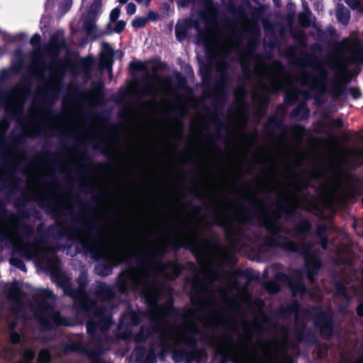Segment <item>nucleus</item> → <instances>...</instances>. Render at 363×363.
Segmentation results:
<instances>
[{"label": "nucleus", "instance_id": "obj_8", "mask_svg": "<svg viewBox=\"0 0 363 363\" xmlns=\"http://www.w3.org/2000/svg\"><path fill=\"white\" fill-rule=\"evenodd\" d=\"M281 247L290 252H297L305 254L306 267L308 271V277L313 281V276L318 272L320 267V262L318 258L310 253V247L308 245L297 244L293 241L285 240L280 244Z\"/></svg>", "mask_w": 363, "mask_h": 363}, {"label": "nucleus", "instance_id": "obj_10", "mask_svg": "<svg viewBox=\"0 0 363 363\" xmlns=\"http://www.w3.org/2000/svg\"><path fill=\"white\" fill-rule=\"evenodd\" d=\"M215 347L218 353L227 356L233 350L234 344L230 337L224 335L218 340Z\"/></svg>", "mask_w": 363, "mask_h": 363}, {"label": "nucleus", "instance_id": "obj_52", "mask_svg": "<svg viewBox=\"0 0 363 363\" xmlns=\"http://www.w3.org/2000/svg\"><path fill=\"white\" fill-rule=\"evenodd\" d=\"M101 45L106 46V45H109L108 43H103Z\"/></svg>", "mask_w": 363, "mask_h": 363}, {"label": "nucleus", "instance_id": "obj_6", "mask_svg": "<svg viewBox=\"0 0 363 363\" xmlns=\"http://www.w3.org/2000/svg\"><path fill=\"white\" fill-rule=\"evenodd\" d=\"M90 249L95 252L98 257L108 259L113 264L124 262L130 252L128 249L117 246L113 240L104 237H99L90 246Z\"/></svg>", "mask_w": 363, "mask_h": 363}, {"label": "nucleus", "instance_id": "obj_38", "mask_svg": "<svg viewBox=\"0 0 363 363\" xmlns=\"http://www.w3.org/2000/svg\"><path fill=\"white\" fill-rule=\"evenodd\" d=\"M310 228V225L307 221L301 222L298 226V230L301 232L307 231Z\"/></svg>", "mask_w": 363, "mask_h": 363}, {"label": "nucleus", "instance_id": "obj_47", "mask_svg": "<svg viewBox=\"0 0 363 363\" xmlns=\"http://www.w3.org/2000/svg\"><path fill=\"white\" fill-rule=\"evenodd\" d=\"M302 5H303V11H305L306 9H308V4L305 1H303Z\"/></svg>", "mask_w": 363, "mask_h": 363}, {"label": "nucleus", "instance_id": "obj_20", "mask_svg": "<svg viewBox=\"0 0 363 363\" xmlns=\"http://www.w3.org/2000/svg\"><path fill=\"white\" fill-rule=\"evenodd\" d=\"M147 23V18L145 17H137L131 22V25L135 28H141L145 26Z\"/></svg>", "mask_w": 363, "mask_h": 363}, {"label": "nucleus", "instance_id": "obj_50", "mask_svg": "<svg viewBox=\"0 0 363 363\" xmlns=\"http://www.w3.org/2000/svg\"><path fill=\"white\" fill-rule=\"evenodd\" d=\"M356 363H363V357L357 360Z\"/></svg>", "mask_w": 363, "mask_h": 363}, {"label": "nucleus", "instance_id": "obj_43", "mask_svg": "<svg viewBox=\"0 0 363 363\" xmlns=\"http://www.w3.org/2000/svg\"><path fill=\"white\" fill-rule=\"evenodd\" d=\"M358 315L363 316V303L359 304L357 308Z\"/></svg>", "mask_w": 363, "mask_h": 363}, {"label": "nucleus", "instance_id": "obj_2", "mask_svg": "<svg viewBox=\"0 0 363 363\" xmlns=\"http://www.w3.org/2000/svg\"><path fill=\"white\" fill-rule=\"evenodd\" d=\"M199 19H183L177 22L175 28L177 38L180 41L185 38L190 28H194L198 33L203 35L216 45H241L244 39H247V45H255L256 39L260 35V28L254 21H244L235 26H229L224 30L219 28L217 21L216 9L211 0L204 3ZM206 45H211L207 42Z\"/></svg>", "mask_w": 363, "mask_h": 363}, {"label": "nucleus", "instance_id": "obj_29", "mask_svg": "<svg viewBox=\"0 0 363 363\" xmlns=\"http://www.w3.org/2000/svg\"><path fill=\"white\" fill-rule=\"evenodd\" d=\"M125 11L128 16H133L136 12V6L134 3H128L125 6Z\"/></svg>", "mask_w": 363, "mask_h": 363}, {"label": "nucleus", "instance_id": "obj_14", "mask_svg": "<svg viewBox=\"0 0 363 363\" xmlns=\"http://www.w3.org/2000/svg\"><path fill=\"white\" fill-rule=\"evenodd\" d=\"M65 43L64 30L57 29L51 34L48 45H65Z\"/></svg>", "mask_w": 363, "mask_h": 363}, {"label": "nucleus", "instance_id": "obj_40", "mask_svg": "<svg viewBox=\"0 0 363 363\" xmlns=\"http://www.w3.org/2000/svg\"><path fill=\"white\" fill-rule=\"evenodd\" d=\"M172 356H173V359L176 362H180L183 359V358L184 357V354L182 353V354H178L177 351H174Z\"/></svg>", "mask_w": 363, "mask_h": 363}, {"label": "nucleus", "instance_id": "obj_53", "mask_svg": "<svg viewBox=\"0 0 363 363\" xmlns=\"http://www.w3.org/2000/svg\"><path fill=\"white\" fill-rule=\"evenodd\" d=\"M10 327H11V328H14V325H11V326H10Z\"/></svg>", "mask_w": 363, "mask_h": 363}, {"label": "nucleus", "instance_id": "obj_24", "mask_svg": "<svg viewBox=\"0 0 363 363\" xmlns=\"http://www.w3.org/2000/svg\"><path fill=\"white\" fill-rule=\"evenodd\" d=\"M354 52H357V55L352 57V60L356 62H363V47H354Z\"/></svg>", "mask_w": 363, "mask_h": 363}, {"label": "nucleus", "instance_id": "obj_42", "mask_svg": "<svg viewBox=\"0 0 363 363\" xmlns=\"http://www.w3.org/2000/svg\"><path fill=\"white\" fill-rule=\"evenodd\" d=\"M138 4H142L145 6H149L152 0H135Z\"/></svg>", "mask_w": 363, "mask_h": 363}, {"label": "nucleus", "instance_id": "obj_30", "mask_svg": "<svg viewBox=\"0 0 363 363\" xmlns=\"http://www.w3.org/2000/svg\"><path fill=\"white\" fill-rule=\"evenodd\" d=\"M41 41V36L38 33L34 34L29 40L30 45H38Z\"/></svg>", "mask_w": 363, "mask_h": 363}, {"label": "nucleus", "instance_id": "obj_3", "mask_svg": "<svg viewBox=\"0 0 363 363\" xmlns=\"http://www.w3.org/2000/svg\"><path fill=\"white\" fill-rule=\"evenodd\" d=\"M0 238L1 240H9L13 250L26 259H39L40 245L38 243H26L21 237L18 227L13 218L0 215Z\"/></svg>", "mask_w": 363, "mask_h": 363}, {"label": "nucleus", "instance_id": "obj_22", "mask_svg": "<svg viewBox=\"0 0 363 363\" xmlns=\"http://www.w3.org/2000/svg\"><path fill=\"white\" fill-rule=\"evenodd\" d=\"M169 267L172 270V274H165V275L167 277H168L169 278H172V277H177L180 274V273L182 272V268L179 264H171Z\"/></svg>", "mask_w": 363, "mask_h": 363}, {"label": "nucleus", "instance_id": "obj_32", "mask_svg": "<svg viewBox=\"0 0 363 363\" xmlns=\"http://www.w3.org/2000/svg\"><path fill=\"white\" fill-rule=\"evenodd\" d=\"M329 36L330 40H335L337 38V34L336 33L335 29L332 27H329L326 30V37Z\"/></svg>", "mask_w": 363, "mask_h": 363}, {"label": "nucleus", "instance_id": "obj_12", "mask_svg": "<svg viewBox=\"0 0 363 363\" xmlns=\"http://www.w3.org/2000/svg\"><path fill=\"white\" fill-rule=\"evenodd\" d=\"M126 23L123 20H116L108 21L106 30H102L103 35L105 34H109L111 33H120L125 28Z\"/></svg>", "mask_w": 363, "mask_h": 363}, {"label": "nucleus", "instance_id": "obj_55", "mask_svg": "<svg viewBox=\"0 0 363 363\" xmlns=\"http://www.w3.org/2000/svg\"><path fill=\"white\" fill-rule=\"evenodd\" d=\"M93 363H99L98 362H94Z\"/></svg>", "mask_w": 363, "mask_h": 363}, {"label": "nucleus", "instance_id": "obj_54", "mask_svg": "<svg viewBox=\"0 0 363 363\" xmlns=\"http://www.w3.org/2000/svg\"><path fill=\"white\" fill-rule=\"evenodd\" d=\"M342 123L341 121H338V123L340 124Z\"/></svg>", "mask_w": 363, "mask_h": 363}, {"label": "nucleus", "instance_id": "obj_13", "mask_svg": "<svg viewBox=\"0 0 363 363\" xmlns=\"http://www.w3.org/2000/svg\"><path fill=\"white\" fill-rule=\"evenodd\" d=\"M4 38L6 43L13 44H23L28 41V35L26 32H19L13 35L6 34Z\"/></svg>", "mask_w": 363, "mask_h": 363}, {"label": "nucleus", "instance_id": "obj_46", "mask_svg": "<svg viewBox=\"0 0 363 363\" xmlns=\"http://www.w3.org/2000/svg\"><path fill=\"white\" fill-rule=\"evenodd\" d=\"M22 99L23 97L21 96L18 99V101H17V106H22Z\"/></svg>", "mask_w": 363, "mask_h": 363}, {"label": "nucleus", "instance_id": "obj_16", "mask_svg": "<svg viewBox=\"0 0 363 363\" xmlns=\"http://www.w3.org/2000/svg\"><path fill=\"white\" fill-rule=\"evenodd\" d=\"M298 21L303 28L309 27L313 21V16L309 9H306L298 15Z\"/></svg>", "mask_w": 363, "mask_h": 363}, {"label": "nucleus", "instance_id": "obj_39", "mask_svg": "<svg viewBox=\"0 0 363 363\" xmlns=\"http://www.w3.org/2000/svg\"><path fill=\"white\" fill-rule=\"evenodd\" d=\"M11 342L13 344H17L20 342L21 337L20 335L16 333H12L10 336Z\"/></svg>", "mask_w": 363, "mask_h": 363}, {"label": "nucleus", "instance_id": "obj_19", "mask_svg": "<svg viewBox=\"0 0 363 363\" xmlns=\"http://www.w3.org/2000/svg\"><path fill=\"white\" fill-rule=\"evenodd\" d=\"M289 285L294 295H300L301 296L305 295L306 288L301 282L293 284L291 281H289Z\"/></svg>", "mask_w": 363, "mask_h": 363}, {"label": "nucleus", "instance_id": "obj_11", "mask_svg": "<svg viewBox=\"0 0 363 363\" xmlns=\"http://www.w3.org/2000/svg\"><path fill=\"white\" fill-rule=\"evenodd\" d=\"M346 158L348 162L354 165H361L363 164V147H357L349 150L346 152Z\"/></svg>", "mask_w": 363, "mask_h": 363}, {"label": "nucleus", "instance_id": "obj_25", "mask_svg": "<svg viewBox=\"0 0 363 363\" xmlns=\"http://www.w3.org/2000/svg\"><path fill=\"white\" fill-rule=\"evenodd\" d=\"M10 262L11 264L16 266L22 271H27L25 264L21 259L13 257L10 259Z\"/></svg>", "mask_w": 363, "mask_h": 363}, {"label": "nucleus", "instance_id": "obj_35", "mask_svg": "<svg viewBox=\"0 0 363 363\" xmlns=\"http://www.w3.org/2000/svg\"><path fill=\"white\" fill-rule=\"evenodd\" d=\"M80 301H81L82 306L84 310L90 311L91 309V306L88 304L87 301H86V297L85 296H84V295L82 296Z\"/></svg>", "mask_w": 363, "mask_h": 363}, {"label": "nucleus", "instance_id": "obj_7", "mask_svg": "<svg viewBox=\"0 0 363 363\" xmlns=\"http://www.w3.org/2000/svg\"><path fill=\"white\" fill-rule=\"evenodd\" d=\"M102 13V0H94L81 21L84 29L90 40L103 36V32L96 25V21Z\"/></svg>", "mask_w": 363, "mask_h": 363}, {"label": "nucleus", "instance_id": "obj_28", "mask_svg": "<svg viewBox=\"0 0 363 363\" xmlns=\"http://www.w3.org/2000/svg\"><path fill=\"white\" fill-rule=\"evenodd\" d=\"M130 69L133 70H143L145 68V63L143 62H132L130 64Z\"/></svg>", "mask_w": 363, "mask_h": 363}, {"label": "nucleus", "instance_id": "obj_45", "mask_svg": "<svg viewBox=\"0 0 363 363\" xmlns=\"http://www.w3.org/2000/svg\"><path fill=\"white\" fill-rule=\"evenodd\" d=\"M320 245L323 248L325 249L327 247V239L326 238H322L320 241Z\"/></svg>", "mask_w": 363, "mask_h": 363}, {"label": "nucleus", "instance_id": "obj_41", "mask_svg": "<svg viewBox=\"0 0 363 363\" xmlns=\"http://www.w3.org/2000/svg\"><path fill=\"white\" fill-rule=\"evenodd\" d=\"M157 92L156 88L152 86H148L145 91V94L148 95L155 94Z\"/></svg>", "mask_w": 363, "mask_h": 363}, {"label": "nucleus", "instance_id": "obj_33", "mask_svg": "<svg viewBox=\"0 0 363 363\" xmlns=\"http://www.w3.org/2000/svg\"><path fill=\"white\" fill-rule=\"evenodd\" d=\"M345 3L352 9H356L359 6V0H346Z\"/></svg>", "mask_w": 363, "mask_h": 363}, {"label": "nucleus", "instance_id": "obj_1", "mask_svg": "<svg viewBox=\"0 0 363 363\" xmlns=\"http://www.w3.org/2000/svg\"><path fill=\"white\" fill-rule=\"evenodd\" d=\"M127 284L134 289L139 290L150 305V315L155 323L162 330L161 341L166 348L176 347L180 343L187 346L194 345L199 333V325L215 327L225 324L223 313L218 311L214 304L204 306H195L187 311L181 325L167 323L174 315L170 301L164 306L158 303L161 291L156 281L147 267L130 270L125 272Z\"/></svg>", "mask_w": 363, "mask_h": 363}, {"label": "nucleus", "instance_id": "obj_15", "mask_svg": "<svg viewBox=\"0 0 363 363\" xmlns=\"http://www.w3.org/2000/svg\"><path fill=\"white\" fill-rule=\"evenodd\" d=\"M112 51L111 47H104L100 54V64L102 67H106L108 71L111 69Z\"/></svg>", "mask_w": 363, "mask_h": 363}, {"label": "nucleus", "instance_id": "obj_31", "mask_svg": "<svg viewBox=\"0 0 363 363\" xmlns=\"http://www.w3.org/2000/svg\"><path fill=\"white\" fill-rule=\"evenodd\" d=\"M267 289L271 293H275L279 290V286L274 281H270L267 284Z\"/></svg>", "mask_w": 363, "mask_h": 363}, {"label": "nucleus", "instance_id": "obj_9", "mask_svg": "<svg viewBox=\"0 0 363 363\" xmlns=\"http://www.w3.org/2000/svg\"><path fill=\"white\" fill-rule=\"evenodd\" d=\"M101 315H103V317L100 319V323L98 325L93 321L87 323L86 329L89 334L94 333L98 327L100 328L101 330H105L111 325V318L108 314H106L105 309L99 308L96 311V316Z\"/></svg>", "mask_w": 363, "mask_h": 363}, {"label": "nucleus", "instance_id": "obj_48", "mask_svg": "<svg viewBox=\"0 0 363 363\" xmlns=\"http://www.w3.org/2000/svg\"><path fill=\"white\" fill-rule=\"evenodd\" d=\"M211 48H213L211 51L212 52H216L217 51V49L216 48H225L226 47H216V46H213V47H211Z\"/></svg>", "mask_w": 363, "mask_h": 363}, {"label": "nucleus", "instance_id": "obj_27", "mask_svg": "<svg viewBox=\"0 0 363 363\" xmlns=\"http://www.w3.org/2000/svg\"><path fill=\"white\" fill-rule=\"evenodd\" d=\"M121 15V9L118 7H116L111 10L109 16V21H113L118 20Z\"/></svg>", "mask_w": 363, "mask_h": 363}, {"label": "nucleus", "instance_id": "obj_49", "mask_svg": "<svg viewBox=\"0 0 363 363\" xmlns=\"http://www.w3.org/2000/svg\"><path fill=\"white\" fill-rule=\"evenodd\" d=\"M128 1V0H118V2L121 4H125Z\"/></svg>", "mask_w": 363, "mask_h": 363}, {"label": "nucleus", "instance_id": "obj_4", "mask_svg": "<svg viewBox=\"0 0 363 363\" xmlns=\"http://www.w3.org/2000/svg\"><path fill=\"white\" fill-rule=\"evenodd\" d=\"M254 69L261 79L268 81L267 89L270 92L286 89L292 83L291 76L284 72L282 65L277 61L267 63L258 59L255 62Z\"/></svg>", "mask_w": 363, "mask_h": 363}, {"label": "nucleus", "instance_id": "obj_23", "mask_svg": "<svg viewBox=\"0 0 363 363\" xmlns=\"http://www.w3.org/2000/svg\"><path fill=\"white\" fill-rule=\"evenodd\" d=\"M73 0H62L60 8L63 13L67 12L72 6Z\"/></svg>", "mask_w": 363, "mask_h": 363}, {"label": "nucleus", "instance_id": "obj_37", "mask_svg": "<svg viewBox=\"0 0 363 363\" xmlns=\"http://www.w3.org/2000/svg\"><path fill=\"white\" fill-rule=\"evenodd\" d=\"M146 18H147V21L149 20L152 21H156L158 19V15L155 11H150L147 13V17H146Z\"/></svg>", "mask_w": 363, "mask_h": 363}, {"label": "nucleus", "instance_id": "obj_34", "mask_svg": "<svg viewBox=\"0 0 363 363\" xmlns=\"http://www.w3.org/2000/svg\"><path fill=\"white\" fill-rule=\"evenodd\" d=\"M350 94L354 99H357L361 96V92L357 88H351L349 91Z\"/></svg>", "mask_w": 363, "mask_h": 363}, {"label": "nucleus", "instance_id": "obj_44", "mask_svg": "<svg viewBox=\"0 0 363 363\" xmlns=\"http://www.w3.org/2000/svg\"><path fill=\"white\" fill-rule=\"evenodd\" d=\"M148 362H150V363H155V359L154 357H152L151 355H149L146 359V361L145 362V363H147Z\"/></svg>", "mask_w": 363, "mask_h": 363}, {"label": "nucleus", "instance_id": "obj_51", "mask_svg": "<svg viewBox=\"0 0 363 363\" xmlns=\"http://www.w3.org/2000/svg\"><path fill=\"white\" fill-rule=\"evenodd\" d=\"M218 70H221V69H222V67H221L220 66H219V65H218Z\"/></svg>", "mask_w": 363, "mask_h": 363}, {"label": "nucleus", "instance_id": "obj_5", "mask_svg": "<svg viewBox=\"0 0 363 363\" xmlns=\"http://www.w3.org/2000/svg\"><path fill=\"white\" fill-rule=\"evenodd\" d=\"M37 295L42 303H40L35 312V315L39 323L45 328L49 329L54 325H67L57 311L53 310L55 296L51 291L40 289Z\"/></svg>", "mask_w": 363, "mask_h": 363}, {"label": "nucleus", "instance_id": "obj_26", "mask_svg": "<svg viewBox=\"0 0 363 363\" xmlns=\"http://www.w3.org/2000/svg\"><path fill=\"white\" fill-rule=\"evenodd\" d=\"M50 353L45 350H43L40 352L39 353V355H38V361L40 362H47L50 360Z\"/></svg>", "mask_w": 363, "mask_h": 363}, {"label": "nucleus", "instance_id": "obj_36", "mask_svg": "<svg viewBox=\"0 0 363 363\" xmlns=\"http://www.w3.org/2000/svg\"><path fill=\"white\" fill-rule=\"evenodd\" d=\"M301 82L303 85H308V84H311V86H313V84L309 82V79H308V74H305V73H303L301 75Z\"/></svg>", "mask_w": 363, "mask_h": 363}, {"label": "nucleus", "instance_id": "obj_18", "mask_svg": "<svg viewBox=\"0 0 363 363\" xmlns=\"http://www.w3.org/2000/svg\"><path fill=\"white\" fill-rule=\"evenodd\" d=\"M343 45H363L362 35L357 33H352L349 38L343 40Z\"/></svg>", "mask_w": 363, "mask_h": 363}, {"label": "nucleus", "instance_id": "obj_17", "mask_svg": "<svg viewBox=\"0 0 363 363\" xmlns=\"http://www.w3.org/2000/svg\"><path fill=\"white\" fill-rule=\"evenodd\" d=\"M337 18L341 23L344 25L347 24L350 18V13L349 10L342 5H337Z\"/></svg>", "mask_w": 363, "mask_h": 363}, {"label": "nucleus", "instance_id": "obj_21", "mask_svg": "<svg viewBox=\"0 0 363 363\" xmlns=\"http://www.w3.org/2000/svg\"><path fill=\"white\" fill-rule=\"evenodd\" d=\"M9 298L12 301H18L20 299V291L16 286H11L9 289Z\"/></svg>", "mask_w": 363, "mask_h": 363}]
</instances>
